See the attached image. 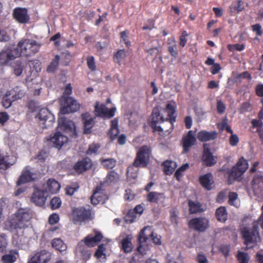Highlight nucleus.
<instances>
[{"label": "nucleus", "instance_id": "obj_1", "mask_svg": "<svg viewBox=\"0 0 263 263\" xmlns=\"http://www.w3.org/2000/svg\"><path fill=\"white\" fill-rule=\"evenodd\" d=\"M176 107L177 105L174 101L168 102L167 103L166 110L167 112V117L166 119L161 115L158 108H154L151 115L152 121L149 124L161 123L165 121H168L170 123V133H171L174 128V123L176 120Z\"/></svg>", "mask_w": 263, "mask_h": 263}, {"label": "nucleus", "instance_id": "obj_2", "mask_svg": "<svg viewBox=\"0 0 263 263\" xmlns=\"http://www.w3.org/2000/svg\"><path fill=\"white\" fill-rule=\"evenodd\" d=\"M32 214L27 208H20L10 220V228L12 230L25 229L29 227Z\"/></svg>", "mask_w": 263, "mask_h": 263}, {"label": "nucleus", "instance_id": "obj_3", "mask_svg": "<svg viewBox=\"0 0 263 263\" xmlns=\"http://www.w3.org/2000/svg\"><path fill=\"white\" fill-rule=\"evenodd\" d=\"M41 44L35 40L22 39L15 48L17 57H31L39 51Z\"/></svg>", "mask_w": 263, "mask_h": 263}, {"label": "nucleus", "instance_id": "obj_4", "mask_svg": "<svg viewBox=\"0 0 263 263\" xmlns=\"http://www.w3.org/2000/svg\"><path fill=\"white\" fill-rule=\"evenodd\" d=\"M241 235L243 239V243L248 248H252L256 246L258 239L260 238L258 223L257 222H253L252 227L250 229L245 227L241 230Z\"/></svg>", "mask_w": 263, "mask_h": 263}, {"label": "nucleus", "instance_id": "obj_5", "mask_svg": "<svg viewBox=\"0 0 263 263\" xmlns=\"http://www.w3.org/2000/svg\"><path fill=\"white\" fill-rule=\"evenodd\" d=\"M71 215L74 224L89 221L92 219V209L90 206L87 208L84 206L73 208Z\"/></svg>", "mask_w": 263, "mask_h": 263}, {"label": "nucleus", "instance_id": "obj_6", "mask_svg": "<svg viewBox=\"0 0 263 263\" xmlns=\"http://www.w3.org/2000/svg\"><path fill=\"white\" fill-rule=\"evenodd\" d=\"M72 92L71 88L67 86L64 92L65 102L64 106L61 109V114L65 115L76 111L79 109V105L72 97H69Z\"/></svg>", "mask_w": 263, "mask_h": 263}, {"label": "nucleus", "instance_id": "obj_7", "mask_svg": "<svg viewBox=\"0 0 263 263\" xmlns=\"http://www.w3.org/2000/svg\"><path fill=\"white\" fill-rule=\"evenodd\" d=\"M40 126L42 128H48L53 125L55 118L48 109L42 108L36 116Z\"/></svg>", "mask_w": 263, "mask_h": 263}, {"label": "nucleus", "instance_id": "obj_8", "mask_svg": "<svg viewBox=\"0 0 263 263\" xmlns=\"http://www.w3.org/2000/svg\"><path fill=\"white\" fill-rule=\"evenodd\" d=\"M189 228L198 232H204L210 227L209 220L204 217L192 218L188 223Z\"/></svg>", "mask_w": 263, "mask_h": 263}, {"label": "nucleus", "instance_id": "obj_9", "mask_svg": "<svg viewBox=\"0 0 263 263\" xmlns=\"http://www.w3.org/2000/svg\"><path fill=\"white\" fill-rule=\"evenodd\" d=\"M248 165H234L227 172L228 174V183L232 184L235 181H240L241 176L248 168Z\"/></svg>", "mask_w": 263, "mask_h": 263}, {"label": "nucleus", "instance_id": "obj_10", "mask_svg": "<svg viewBox=\"0 0 263 263\" xmlns=\"http://www.w3.org/2000/svg\"><path fill=\"white\" fill-rule=\"evenodd\" d=\"M18 58L15 48L5 47L0 52V66H7L9 63Z\"/></svg>", "mask_w": 263, "mask_h": 263}, {"label": "nucleus", "instance_id": "obj_11", "mask_svg": "<svg viewBox=\"0 0 263 263\" xmlns=\"http://www.w3.org/2000/svg\"><path fill=\"white\" fill-rule=\"evenodd\" d=\"M116 111V107L108 109L105 104H100L98 102L95 103L94 112L96 117L109 119L115 116Z\"/></svg>", "mask_w": 263, "mask_h": 263}, {"label": "nucleus", "instance_id": "obj_12", "mask_svg": "<svg viewBox=\"0 0 263 263\" xmlns=\"http://www.w3.org/2000/svg\"><path fill=\"white\" fill-rule=\"evenodd\" d=\"M52 257V253L46 249L38 251L30 258L28 263H48Z\"/></svg>", "mask_w": 263, "mask_h": 263}, {"label": "nucleus", "instance_id": "obj_13", "mask_svg": "<svg viewBox=\"0 0 263 263\" xmlns=\"http://www.w3.org/2000/svg\"><path fill=\"white\" fill-rule=\"evenodd\" d=\"M151 155V149L147 145L141 146L138 152L133 164H148Z\"/></svg>", "mask_w": 263, "mask_h": 263}, {"label": "nucleus", "instance_id": "obj_14", "mask_svg": "<svg viewBox=\"0 0 263 263\" xmlns=\"http://www.w3.org/2000/svg\"><path fill=\"white\" fill-rule=\"evenodd\" d=\"M58 125L59 128L70 136L74 138L77 136L76 126L73 121L65 117H61L59 119Z\"/></svg>", "mask_w": 263, "mask_h": 263}, {"label": "nucleus", "instance_id": "obj_15", "mask_svg": "<svg viewBox=\"0 0 263 263\" xmlns=\"http://www.w3.org/2000/svg\"><path fill=\"white\" fill-rule=\"evenodd\" d=\"M12 16L17 23L22 24L28 23L30 19L28 9L22 7L15 8L13 10Z\"/></svg>", "mask_w": 263, "mask_h": 263}, {"label": "nucleus", "instance_id": "obj_16", "mask_svg": "<svg viewBox=\"0 0 263 263\" xmlns=\"http://www.w3.org/2000/svg\"><path fill=\"white\" fill-rule=\"evenodd\" d=\"M68 141V137L60 132H57L53 136H51L49 139H47L49 145L58 149H61Z\"/></svg>", "mask_w": 263, "mask_h": 263}, {"label": "nucleus", "instance_id": "obj_17", "mask_svg": "<svg viewBox=\"0 0 263 263\" xmlns=\"http://www.w3.org/2000/svg\"><path fill=\"white\" fill-rule=\"evenodd\" d=\"M197 140L194 135V132L189 130L186 135H184L182 138L181 144L183 147V154H187L189 152L190 148L196 144Z\"/></svg>", "mask_w": 263, "mask_h": 263}, {"label": "nucleus", "instance_id": "obj_18", "mask_svg": "<svg viewBox=\"0 0 263 263\" xmlns=\"http://www.w3.org/2000/svg\"><path fill=\"white\" fill-rule=\"evenodd\" d=\"M47 196L48 193L44 190L36 189L32 195L31 201L35 205L42 206L45 203Z\"/></svg>", "mask_w": 263, "mask_h": 263}, {"label": "nucleus", "instance_id": "obj_19", "mask_svg": "<svg viewBox=\"0 0 263 263\" xmlns=\"http://www.w3.org/2000/svg\"><path fill=\"white\" fill-rule=\"evenodd\" d=\"M95 235L90 234L87 235L81 241L88 247H93L100 242L103 238V235L100 232L96 230L93 231Z\"/></svg>", "mask_w": 263, "mask_h": 263}, {"label": "nucleus", "instance_id": "obj_20", "mask_svg": "<svg viewBox=\"0 0 263 263\" xmlns=\"http://www.w3.org/2000/svg\"><path fill=\"white\" fill-rule=\"evenodd\" d=\"M81 117L83 123L84 134H90L91 133V129L95 125L96 117H91L88 112L82 114Z\"/></svg>", "mask_w": 263, "mask_h": 263}, {"label": "nucleus", "instance_id": "obj_21", "mask_svg": "<svg viewBox=\"0 0 263 263\" xmlns=\"http://www.w3.org/2000/svg\"><path fill=\"white\" fill-rule=\"evenodd\" d=\"M202 160L205 164H216L217 158L213 156L207 144H204Z\"/></svg>", "mask_w": 263, "mask_h": 263}, {"label": "nucleus", "instance_id": "obj_22", "mask_svg": "<svg viewBox=\"0 0 263 263\" xmlns=\"http://www.w3.org/2000/svg\"><path fill=\"white\" fill-rule=\"evenodd\" d=\"M217 137L218 133L215 130L208 132L205 130H202L199 131L197 134V139L202 142L214 140Z\"/></svg>", "mask_w": 263, "mask_h": 263}, {"label": "nucleus", "instance_id": "obj_23", "mask_svg": "<svg viewBox=\"0 0 263 263\" xmlns=\"http://www.w3.org/2000/svg\"><path fill=\"white\" fill-rule=\"evenodd\" d=\"M212 175L211 173H208L199 177V181L202 186L207 191H210L213 188V181L212 180Z\"/></svg>", "mask_w": 263, "mask_h": 263}, {"label": "nucleus", "instance_id": "obj_24", "mask_svg": "<svg viewBox=\"0 0 263 263\" xmlns=\"http://www.w3.org/2000/svg\"><path fill=\"white\" fill-rule=\"evenodd\" d=\"M133 236L130 234H128L122 239L121 241V249L125 253H130L132 251L133 246L132 242Z\"/></svg>", "mask_w": 263, "mask_h": 263}, {"label": "nucleus", "instance_id": "obj_25", "mask_svg": "<svg viewBox=\"0 0 263 263\" xmlns=\"http://www.w3.org/2000/svg\"><path fill=\"white\" fill-rule=\"evenodd\" d=\"M60 184L57 180L54 179L50 178L47 182L45 191L46 193L49 192L51 194H56L60 190Z\"/></svg>", "mask_w": 263, "mask_h": 263}, {"label": "nucleus", "instance_id": "obj_26", "mask_svg": "<svg viewBox=\"0 0 263 263\" xmlns=\"http://www.w3.org/2000/svg\"><path fill=\"white\" fill-rule=\"evenodd\" d=\"M165 196L164 193H160L157 192H149L146 197V200L150 202L158 203L159 201L164 200Z\"/></svg>", "mask_w": 263, "mask_h": 263}, {"label": "nucleus", "instance_id": "obj_27", "mask_svg": "<svg viewBox=\"0 0 263 263\" xmlns=\"http://www.w3.org/2000/svg\"><path fill=\"white\" fill-rule=\"evenodd\" d=\"M9 93L11 95V97L13 100H17L21 99L25 95V91L21 86H16L10 90L8 91Z\"/></svg>", "mask_w": 263, "mask_h": 263}, {"label": "nucleus", "instance_id": "obj_28", "mask_svg": "<svg viewBox=\"0 0 263 263\" xmlns=\"http://www.w3.org/2000/svg\"><path fill=\"white\" fill-rule=\"evenodd\" d=\"M52 247L59 251L61 253L66 251L67 245L64 242L62 239L60 238H54L51 241Z\"/></svg>", "mask_w": 263, "mask_h": 263}, {"label": "nucleus", "instance_id": "obj_29", "mask_svg": "<svg viewBox=\"0 0 263 263\" xmlns=\"http://www.w3.org/2000/svg\"><path fill=\"white\" fill-rule=\"evenodd\" d=\"M151 231V229L148 227H145L142 229L138 234V243L146 242L150 236V233Z\"/></svg>", "mask_w": 263, "mask_h": 263}, {"label": "nucleus", "instance_id": "obj_30", "mask_svg": "<svg viewBox=\"0 0 263 263\" xmlns=\"http://www.w3.org/2000/svg\"><path fill=\"white\" fill-rule=\"evenodd\" d=\"M32 175L29 170H26L23 172L17 181V185H20L32 181L33 180Z\"/></svg>", "mask_w": 263, "mask_h": 263}, {"label": "nucleus", "instance_id": "obj_31", "mask_svg": "<svg viewBox=\"0 0 263 263\" xmlns=\"http://www.w3.org/2000/svg\"><path fill=\"white\" fill-rule=\"evenodd\" d=\"M13 68V73L16 77L20 76L23 71L24 65L23 62L21 60L14 61L11 65Z\"/></svg>", "mask_w": 263, "mask_h": 263}, {"label": "nucleus", "instance_id": "obj_32", "mask_svg": "<svg viewBox=\"0 0 263 263\" xmlns=\"http://www.w3.org/2000/svg\"><path fill=\"white\" fill-rule=\"evenodd\" d=\"M217 219L221 222H225L227 219L228 213L226 208L224 206L218 208L215 212Z\"/></svg>", "mask_w": 263, "mask_h": 263}, {"label": "nucleus", "instance_id": "obj_33", "mask_svg": "<svg viewBox=\"0 0 263 263\" xmlns=\"http://www.w3.org/2000/svg\"><path fill=\"white\" fill-rule=\"evenodd\" d=\"M126 57V51L124 49H120L114 54L113 60L114 62L121 65L122 62L125 59Z\"/></svg>", "mask_w": 263, "mask_h": 263}, {"label": "nucleus", "instance_id": "obj_34", "mask_svg": "<svg viewBox=\"0 0 263 263\" xmlns=\"http://www.w3.org/2000/svg\"><path fill=\"white\" fill-rule=\"evenodd\" d=\"M60 60V56L59 55H56L50 63L49 65L47 66V71L48 72H54L57 69Z\"/></svg>", "mask_w": 263, "mask_h": 263}, {"label": "nucleus", "instance_id": "obj_35", "mask_svg": "<svg viewBox=\"0 0 263 263\" xmlns=\"http://www.w3.org/2000/svg\"><path fill=\"white\" fill-rule=\"evenodd\" d=\"M77 249L81 253L82 257L84 259H88L90 258V251L85 249L82 242H80L78 243Z\"/></svg>", "mask_w": 263, "mask_h": 263}, {"label": "nucleus", "instance_id": "obj_36", "mask_svg": "<svg viewBox=\"0 0 263 263\" xmlns=\"http://www.w3.org/2000/svg\"><path fill=\"white\" fill-rule=\"evenodd\" d=\"M14 101L10 93L7 91L2 98V104L4 107L8 108L11 106L12 102Z\"/></svg>", "mask_w": 263, "mask_h": 263}, {"label": "nucleus", "instance_id": "obj_37", "mask_svg": "<svg viewBox=\"0 0 263 263\" xmlns=\"http://www.w3.org/2000/svg\"><path fill=\"white\" fill-rule=\"evenodd\" d=\"M13 250L10 251L9 254H7L2 256L1 261L2 263H14L16 260V257L15 255L12 254ZM14 252H15L14 251Z\"/></svg>", "mask_w": 263, "mask_h": 263}, {"label": "nucleus", "instance_id": "obj_38", "mask_svg": "<svg viewBox=\"0 0 263 263\" xmlns=\"http://www.w3.org/2000/svg\"><path fill=\"white\" fill-rule=\"evenodd\" d=\"M147 165H129L127 168L126 174L128 177L136 178L137 177L138 166H146Z\"/></svg>", "mask_w": 263, "mask_h": 263}, {"label": "nucleus", "instance_id": "obj_39", "mask_svg": "<svg viewBox=\"0 0 263 263\" xmlns=\"http://www.w3.org/2000/svg\"><path fill=\"white\" fill-rule=\"evenodd\" d=\"M189 211L191 214H196L201 211V204L199 202H196L189 200Z\"/></svg>", "mask_w": 263, "mask_h": 263}, {"label": "nucleus", "instance_id": "obj_40", "mask_svg": "<svg viewBox=\"0 0 263 263\" xmlns=\"http://www.w3.org/2000/svg\"><path fill=\"white\" fill-rule=\"evenodd\" d=\"M238 200V194L235 192H231L229 194V204L233 205L236 208L239 206V204L237 200Z\"/></svg>", "mask_w": 263, "mask_h": 263}, {"label": "nucleus", "instance_id": "obj_41", "mask_svg": "<svg viewBox=\"0 0 263 263\" xmlns=\"http://www.w3.org/2000/svg\"><path fill=\"white\" fill-rule=\"evenodd\" d=\"M102 189V186L101 185L96 186L95 189L93 191V194L91 197L90 200L91 202L93 205H97L100 201V200L98 199L99 197L98 195V194L99 193L100 191Z\"/></svg>", "mask_w": 263, "mask_h": 263}, {"label": "nucleus", "instance_id": "obj_42", "mask_svg": "<svg viewBox=\"0 0 263 263\" xmlns=\"http://www.w3.org/2000/svg\"><path fill=\"white\" fill-rule=\"evenodd\" d=\"M239 263H248L249 256L247 253L239 251L237 255Z\"/></svg>", "mask_w": 263, "mask_h": 263}, {"label": "nucleus", "instance_id": "obj_43", "mask_svg": "<svg viewBox=\"0 0 263 263\" xmlns=\"http://www.w3.org/2000/svg\"><path fill=\"white\" fill-rule=\"evenodd\" d=\"M263 184V177L261 176L256 175L254 176L252 181V185L254 189L258 188Z\"/></svg>", "mask_w": 263, "mask_h": 263}, {"label": "nucleus", "instance_id": "obj_44", "mask_svg": "<svg viewBox=\"0 0 263 263\" xmlns=\"http://www.w3.org/2000/svg\"><path fill=\"white\" fill-rule=\"evenodd\" d=\"M136 215L135 211L133 210H129L125 216V221L129 223H133L136 218Z\"/></svg>", "mask_w": 263, "mask_h": 263}, {"label": "nucleus", "instance_id": "obj_45", "mask_svg": "<svg viewBox=\"0 0 263 263\" xmlns=\"http://www.w3.org/2000/svg\"><path fill=\"white\" fill-rule=\"evenodd\" d=\"M87 65L88 68L91 71H94L96 70V65L95 61V58L93 56H88L86 59Z\"/></svg>", "mask_w": 263, "mask_h": 263}, {"label": "nucleus", "instance_id": "obj_46", "mask_svg": "<svg viewBox=\"0 0 263 263\" xmlns=\"http://www.w3.org/2000/svg\"><path fill=\"white\" fill-rule=\"evenodd\" d=\"M173 42L174 43L173 44L168 46L167 47V50L170 54L172 57L176 58V57H177L178 55V53L177 51V45L176 44V42L174 40H173Z\"/></svg>", "mask_w": 263, "mask_h": 263}, {"label": "nucleus", "instance_id": "obj_47", "mask_svg": "<svg viewBox=\"0 0 263 263\" xmlns=\"http://www.w3.org/2000/svg\"><path fill=\"white\" fill-rule=\"evenodd\" d=\"M189 167V165H181V167L176 170L175 173V177L178 181H180V178L182 177V172L185 171Z\"/></svg>", "mask_w": 263, "mask_h": 263}, {"label": "nucleus", "instance_id": "obj_48", "mask_svg": "<svg viewBox=\"0 0 263 263\" xmlns=\"http://www.w3.org/2000/svg\"><path fill=\"white\" fill-rule=\"evenodd\" d=\"M121 40L124 42L127 47L131 46V42L128 40V32L126 30L123 31L120 33Z\"/></svg>", "mask_w": 263, "mask_h": 263}, {"label": "nucleus", "instance_id": "obj_49", "mask_svg": "<svg viewBox=\"0 0 263 263\" xmlns=\"http://www.w3.org/2000/svg\"><path fill=\"white\" fill-rule=\"evenodd\" d=\"M51 208L52 210L59 208L61 205V200L59 197H54L50 201Z\"/></svg>", "mask_w": 263, "mask_h": 263}, {"label": "nucleus", "instance_id": "obj_50", "mask_svg": "<svg viewBox=\"0 0 263 263\" xmlns=\"http://www.w3.org/2000/svg\"><path fill=\"white\" fill-rule=\"evenodd\" d=\"M73 165V170L77 174H80L82 172L90 168L92 165Z\"/></svg>", "mask_w": 263, "mask_h": 263}, {"label": "nucleus", "instance_id": "obj_51", "mask_svg": "<svg viewBox=\"0 0 263 263\" xmlns=\"http://www.w3.org/2000/svg\"><path fill=\"white\" fill-rule=\"evenodd\" d=\"M150 237L154 243L157 245H160L161 244V237L160 235L155 233L152 231L150 233Z\"/></svg>", "mask_w": 263, "mask_h": 263}, {"label": "nucleus", "instance_id": "obj_52", "mask_svg": "<svg viewBox=\"0 0 263 263\" xmlns=\"http://www.w3.org/2000/svg\"><path fill=\"white\" fill-rule=\"evenodd\" d=\"M252 30L255 33L257 36H260L262 34V30L260 24L257 23L252 25Z\"/></svg>", "mask_w": 263, "mask_h": 263}, {"label": "nucleus", "instance_id": "obj_53", "mask_svg": "<svg viewBox=\"0 0 263 263\" xmlns=\"http://www.w3.org/2000/svg\"><path fill=\"white\" fill-rule=\"evenodd\" d=\"M10 40V36L4 29H0V42H6Z\"/></svg>", "mask_w": 263, "mask_h": 263}, {"label": "nucleus", "instance_id": "obj_54", "mask_svg": "<svg viewBox=\"0 0 263 263\" xmlns=\"http://www.w3.org/2000/svg\"><path fill=\"white\" fill-rule=\"evenodd\" d=\"M7 242L6 239L0 235V253H5L7 251Z\"/></svg>", "mask_w": 263, "mask_h": 263}, {"label": "nucleus", "instance_id": "obj_55", "mask_svg": "<svg viewBox=\"0 0 263 263\" xmlns=\"http://www.w3.org/2000/svg\"><path fill=\"white\" fill-rule=\"evenodd\" d=\"M147 24L142 27L143 30H151L155 28V20L153 18L148 19L147 21Z\"/></svg>", "mask_w": 263, "mask_h": 263}, {"label": "nucleus", "instance_id": "obj_56", "mask_svg": "<svg viewBox=\"0 0 263 263\" xmlns=\"http://www.w3.org/2000/svg\"><path fill=\"white\" fill-rule=\"evenodd\" d=\"M47 157L48 154L45 151L42 150L35 159L37 160V162H44Z\"/></svg>", "mask_w": 263, "mask_h": 263}, {"label": "nucleus", "instance_id": "obj_57", "mask_svg": "<svg viewBox=\"0 0 263 263\" xmlns=\"http://www.w3.org/2000/svg\"><path fill=\"white\" fill-rule=\"evenodd\" d=\"M219 250L227 257L229 255L230 246L229 245H221L219 247Z\"/></svg>", "mask_w": 263, "mask_h": 263}, {"label": "nucleus", "instance_id": "obj_58", "mask_svg": "<svg viewBox=\"0 0 263 263\" xmlns=\"http://www.w3.org/2000/svg\"><path fill=\"white\" fill-rule=\"evenodd\" d=\"M196 260L198 263H210L206 256L201 253H199L197 254Z\"/></svg>", "mask_w": 263, "mask_h": 263}, {"label": "nucleus", "instance_id": "obj_59", "mask_svg": "<svg viewBox=\"0 0 263 263\" xmlns=\"http://www.w3.org/2000/svg\"><path fill=\"white\" fill-rule=\"evenodd\" d=\"M239 138L237 135L232 134L229 138V143L232 146H236L239 142Z\"/></svg>", "mask_w": 263, "mask_h": 263}, {"label": "nucleus", "instance_id": "obj_60", "mask_svg": "<svg viewBox=\"0 0 263 263\" xmlns=\"http://www.w3.org/2000/svg\"><path fill=\"white\" fill-rule=\"evenodd\" d=\"M163 166L164 174L166 175H171L174 172L177 165H174V167H172V165H163Z\"/></svg>", "mask_w": 263, "mask_h": 263}, {"label": "nucleus", "instance_id": "obj_61", "mask_svg": "<svg viewBox=\"0 0 263 263\" xmlns=\"http://www.w3.org/2000/svg\"><path fill=\"white\" fill-rule=\"evenodd\" d=\"M226 110V106L221 100H218L217 102V111L218 114H222Z\"/></svg>", "mask_w": 263, "mask_h": 263}, {"label": "nucleus", "instance_id": "obj_62", "mask_svg": "<svg viewBox=\"0 0 263 263\" xmlns=\"http://www.w3.org/2000/svg\"><path fill=\"white\" fill-rule=\"evenodd\" d=\"M100 148V145L97 143H92L90 145L87 150L88 154H91L96 153Z\"/></svg>", "mask_w": 263, "mask_h": 263}, {"label": "nucleus", "instance_id": "obj_63", "mask_svg": "<svg viewBox=\"0 0 263 263\" xmlns=\"http://www.w3.org/2000/svg\"><path fill=\"white\" fill-rule=\"evenodd\" d=\"M119 134V128L110 129L108 132V135H109L110 138L111 140H114L116 139Z\"/></svg>", "mask_w": 263, "mask_h": 263}, {"label": "nucleus", "instance_id": "obj_64", "mask_svg": "<svg viewBox=\"0 0 263 263\" xmlns=\"http://www.w3.org/2000/svg\"><path fill=\"white\" fill-rule=\"evenodd\" d=\"M255 93L256 95L260 97H263V84H258L255 87Z\"/></svg>", "mask_w": 263, "mask_h": 263}]
</instances>
